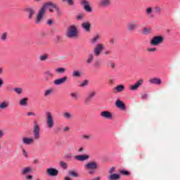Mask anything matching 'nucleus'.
<instances>
[{"label":"nucleus","instance_id":"f257e3e1","mask_svg":"<svg viewBox=\"0 0 180 180\" xmlns=\"http://www.w3.org/2000/svg\"><path fill=\"white\" fill-rule=\"evenodd\" d=\"M47 8H49V12H50V13H53L55 11L57 16H63V11H61V8H60V6L53 1H48L45 3L38 11L37 18L35 19L36 25H40V23H41L43 18H44V14L46 13V9H47Z\"/></svg>","mask_w":180,"mask_h":180},{"label":"nucleus","instance_id":"f03ea898","mask_svg":"<svg viewBox=\"0 0 180 180\" xmlns=\"http://www.w3.org/2000/svg\"><path fill=\"white\" fill-rule=\"evenodd\" d=\"M99 40H101V35L99 34L94 35L91 39V44H93V46L96 44L93 49V53L95 57H99L101 54H102V51L105 50V44L98 43ZM96 43L98 44H96Z\"/></svg>","mask_w":180,"mask_h":180},{"label":"nucleus","instance_id":"7ed1b4c3","mask_svg":"<svg viewBox=\"0 0 180 180\" xmlns=\"http://www.w3.org/2000/svg\"><path fill=\"white\" fill-rule=\"evenodd\" d=\"M66 37L68 39H77L78 37V28L76 25H70L66 32Z\"/></svg>","mask_w":180,"mask_h":180},{"label":"nucleus","instance_id":"20e7f679","mask_svg":"<svg viewBox=\"0 0 180 180\" xmlns=\"http://www.w3.org/2000/svg\"><path fill=\"white\" fill-rule=\"evenodd\" d=\"M162 43H164V37L162 36H155L150 41V46H160Z\"/></svg>","mask_w":180,"mask_h":180},{"label":"nucleus","instance_id":"39448f33","mask_svg":"<svg viewBox=\"0 0 180 180\" xmlns=\"http://www.w3.org/2000/svg\"><path fill=\"white\" fill-rule=\"evenodd\" d=\"M46 123L47 129H53V127H54V118L51 112H46Z\"/></svg>","mask_w":180,"mask_h":180},{"label":"nucleus","instance_id":"423d86ee","mask_svg":"<svg viewBox=\"0 0 180 180\" xmlns=\"http://www.w3.org/2000/svg\"><path fill=\"white\" fill-rule=\"evenodd\" d=\"M33 134L35 140L40 139V125L36 121L34 122Z\"/></svg>","mask_w":180,"mask_h":180},{"label":"nucleus","instance_id":"0eeeda50","mask_svg":"<svg viewBox=\"0 0 180 180\" xmlns=\"http://www.w3.org/2000/svg\"><path fill=\"white\" fill-rule=\"evenodd\" d=\"M85 169H98L99 164L96 161H91L84 165Z\"/></svg>","mask_w":180,"mask_h":180},{"label":"nucleus","instance_id":"6e6552de","mask_svg":"<svg viewBox=\"0 0 180 180\" xmlns=\"http://www.w3.org/2000/svg\"><path fill=\"white\" fill-rule=\"evenodd\" d=\"M128 32H131L139 29V24L136 21H131L127 25Z\"/></svg>","mask_w":180,"mask_h":180},{"label":"nucleus","instance_id":"1a4fd4ad","mask_svg":"<svg viewBox=\"0 0 180 180\" xmlns=\"http://www.w3.org/2000/svg\"><path fill=\"white\" fill-rule=\"evenodd\" d=\"M80 5H82V6H83L84 11H86V12H88L89 13H91V12H92V7H91V6L89 5V2L86 0H82L80 1Z\"/></svg>","mask_w":180,"mask_h":180},{"label":"nucleus","instance_id":"9d476101","mask_svg":"<svg viewBox=\"0 0 180 180\" xmlns=\"http://www.w3.org/2000/svg\"><path fill=\"white\" fill-rule=\"evenodd\" d=\"M24 11L27 13L28 15L27 18L30 20L33 19V16H34V13H36V11L32 7H27L24 9Z\"/></svg>","mask_w":180,"mask_h":180},{"label":"nucleus","instance_id":"9b49d317","mask_svg":"<svg viewBox=\"0 0 180 180\" xmlns=\"http://www.w3.org/2000/svg\"><path fill=\"white\" fill-rule=\"evenodd\" d=\"M143 84H144V80L141 79L138 80L137 82L135 83L134 85H131V86H129V89L131 91H137L139 88H140V86H142Z\"/></svg>","mask_w":180,"mask_h":180},{"label":"nucleus","instance_id":"f8f14e48","mask_svg":"<svg viewBox=\"0 0 180 180\" xmlns=\"http://www.w3.org/2000/svg\"><path fill=\"white\" fill-rule=\"evenodd\" d=\"M98 8H109L110 6V0H100Z\"/></svg>","mask_w":180,"mask_h":180},{"label":"nucleus","instance_id":"ddd939ff","mask_svg":"<svg viewBox=\"0 0 180 180\" xmlns=\"http://www.w3.org/2000/svg\"><path fill=\"white\" fill-rule=\"evenodd\" d=\"M46 174L49 176H57L58 175V170L54 168H48L46 169Z\"/></svg>","mask_w":180,"mask_h":180},{"label":"nucleus","instance_id":"4468645a","mask_svg":"<svg viewBox=\"0 0 180 180\" xmlns=\"http://www.w3.org/2000/svg\"><path fill=\"white\" fill-rule=\"evenodd\" d=\"M68 77L67 76H65L62 78L55 79L53 81V84L54 85H61L63 84H65V82L68 81Z\"/></svg>","mask_w":180,"mask_h":180},{"label":"nucleus","instance_id":"2eb2a0df","mask_svg":"<svg viewBox=\"0 0 180 180\" xmlns=\"http://www.w3.org/2000/svg\"><path fill=\"white\" fill-rule=\"evenodd\" d=\"M101 117H103L104 119H108V120H112L113 119V116L112 115V113L109 111H103L101 112Z\"/></svg>","mask_w":180,"mask_h":180},{"label":"nucleus","instance_id":"dca6fc26","mask_svg":"<svg viewBox=\"0 0 180 180\" xmlns=\"http://www.w3.org/2000/svg\"><path fill=\"white\" fill-rule=\"evenodd\" d=\"M22 143L25 146H30L31 144H33V143H34V139L24 137L22 139Z\"/></svg>","mask_w":180,"mask_h":180},{"label":"nucleus","instance_id":"f3484780","mask_svg":"<svg viewBox=\"0 0 180 180\" xmlns=\"http://www.w3.org/2000/svg\"><path fill=\"white\" fill-rule=\"evenodd\" d=\"M75 160H77V161H80L81 162H82L84 161H86L89 160V155H75Z\"/></svg>","mask_w":180,"mask_h":180},{"label":"nucleus","instance_id":"a211bd4d","mask_svg":"<svg viewBox=\"0 0 180 180\" xmlns=\"http://www.w3.org/2000/svg\"><path fill=\"white\" fill-rule=\"evenodd\" d=\"M115 106L118 108V109H121V110H126V104H124L123 101H120V99H117L116 101Z\"/></svg>","mask_w":180,"mask_h":180},{"label":"nucleus","instance_id":"6ab92c4d","mask_svg":"<svg viewBox=\"0 0 180 180\" xmlns=\"http://www.w3.org/2000/svg\"><path fill=\"white\" fill-rule=\"evenodd\" d=\"M124 91V86L123 84H119L112 89V92L114 94L123 92Z\"/></svg>","mask_w":180,"mask_h":180},{"label":"nucleus","instance_id":"aec40b11","mask_svg":"<svg viewBox=\"0 0 180 180\" xmlns=\"http://www.w3.org/2000/svg\"><path fill=\"white\" fill-rule=\"evenodd\" d=\"M32 172H33L32 167H26L21 169V175H27V174H32Z\"/></svg>","mask_w":180,"mask_h":180},{"label":"nucleus","instance_id":"412c9836","mask_svg":"<svg viewBox=\"0 0 180 180\" xmlns=\"http://www.w3.org/2000/svg\"><path fill=\"white\" fill-rule=\"evenodd\" d=\"M82 27L87 33H89L91 32V23H89V22H83L82 24Z\"/></svg>","mask_w":180,"mask_h":180},{"label":"nucleus","instance_id":"4be33fe9","mask_svg":"<svg viewBox=\"0 0 180 180\" xmlns=\"http://www.w3.org/2000/svg\"><path fill=\"white\" fill-rule=\"evenodd\" d=\"M96 94V93L95 91H92L91 94H89L88 96L85 98L84 103L86 105H88L89 102H91V99H92V98H94V96H95Z\"/></svg>","mask_w":180,"mask_h":180},{"label":"nucleus","instance_id":"5701e85b","mask_svg":"<svg viewBox=\"0 0 180 180\" xmlns=\"http://www.w3.org/2000/svg\"><path fill=\"white\" fill-rule=\"evenodd\" d=\"M9 108V101H4L0 103V109L5 110Z\"/></svg>","mask_w":180,"mask_h":180},{"label":"nucleus","instance_id":"b1692460","mask_svg":"<svg viewBox=\"0 0 180 180\" xmlns=\"http://www.w3.org/2000/svg\"><path fill=\"white\" fill-rule=\"evenodd\" d=\"M44 74L45 77H46V80H48L49 78H54V73H53V71L51 70H46Z\"/></svg>","mask_w":180,"mask_h":180},{"label":"nucleus","instance_id":"393cba45","mask_svg":"<svg viewBox=\"0 0 180 180\" xmlns=\"http://www.w3.org/2000/svg\"><path fill=\"white\" fill-rule=\"evenodd\" d=\"M53 94H54V89L49 88L44 91V96L45 97L51 96V95H53Z\"/></svg>","mask_w":180,"mask_h":180},{"label":"nucleus","instance_id":"a878e982","mask_svg":"<svg viewBox=\"0 0 180 180\" xmlns=\"http://www.w3.org/2000/svg\"><path fill=\"white\" fill-rule=\"evenodd\" d=\"M146 15H147V16H150V18H154V15H153V7H148L146 9Z\"/></svg>","mask_w":180,"mask_h":180},{"label":"nucleus","instance_id":"bb28decb","mask_svg":"<svg viewBox=\"0 0 180 180\" xmlns=\"http://www.w3.org/2000/svg\"><path fill=\"white\" fill-rule=\"evenodd\" d=\"M120 179V174H112L108 176V180H117Z\"/></svg>","mask_w":180,"mask_h":180},{"label":"nucleus","instance_id":"cd10ccee","mask_svg":"<svg viewBox=\"0 0 180 180\" xmlns=\"http://www.w3.org/2000/svg\"><path fill=\"white\" fill-rule=\"evenodd\" d=\"M149 82L155 85H160L161 84V79L160 78H153L149 80Z\"/></svg>","mask_w":180,"mask_h":180},{"label":"nucleus","instance_id":"c85d7f7f","mask_svg":"<svg viewBox=\"0 0 180 180\" xmlns=\"http://www.w3.org/2000/svg\"><path fill=\"white\" fill-rule=\"evenodd\" d=\"M94 55L93 53H89L88 55V58L86 60V64H92V63L94 62Z\"/></svg>","mask_w":180,"mask_h":180},{"label":"nucleus","instance_id":"c756f323","mask_svg":"<svg viewBox=\"0 0 180 180\" xmlns=\"http://www.w3.org/2000/svg\"><path fill=\"white\" fill-rule=\"evenodd\" d=\"M29 101V98H22L20 102H19V105H20V106H27V102Z\"/></svg>","mask_w":180,"mask_h":180},{"label":"nucleus","instance_id":"7c9ffc66","mask_svg":"<svg viewBox=\"0 0 180 180\" xmlns=\"http://www.w3.org/2000/svg\"><path fill=\"white\" fill-rule=\"evenodd\" d=\"M73 78H80L82 74H81V72H79V70H75L72 72V74Z\"/></svg>","mask_w":180,"mask_h":180},{"label":"nucleus","instance_id":"2f4dec72","mask_svg":"<svg viewBox=\"0 0 180 180\" xmlns=\"http://www.w3.org/2000/svg\"><path fill=\"white\" fill-rule=\"evenodd\" d=\"M56 74H64L65 73L66 69L64 68H58L55 70Z\"/></svg>","mask_w":180,"mask_h":180},{"label":"nucleus","instance_id":"473e14b6","mask_svg":"<svg viewBox=\"0 0 180 180\" xmlns=\"http://www.w3.org/2000/svg\"><path fill=\"white\" fill-rule=\"evenodd\" d=\"M48 59H49V55L47 53H44L39 56L40 61H46Z\"/></svg>","mask_w":180,"mask_h":180},{"label":"nucleus","instance_id":"72a5a7b5","mask_svg":"<svg viewBox=\"0 0 180 180\" xmlns=\"http://www.w3.org/2000/svg\"><path fill=\"white\" fill-rule=\"evenodd\" d=\"M14 92H16L18 95H22L23 94V89L22 88L16 87L13 89Z\"/></svg>","mask_w":180,"mask_h":180},{"label":"nucleus","instance_id":"f704fd0d","mask_svg":"<svg viewBox=\"0 0 180 180\" xmlns=\"http://www.w3.org/2000/svg\"><path fill=\"white\" fill-rule=\"evenodd\" d=\"M59 165L60 167H61V168H63V169H67L68 168V165H67V163L65 162H63L60 161L59 162Z\"/></svg>","mask_w":180,"mask_h":180},{"label":"nucleus","instance_id":"c9c22d12","mask_svg":"<svg viewBox=\"0 0 180 180\" xmlns=\"http://www.w3.org/2000/svg\"><path fill=\"white\" fill-rule=\"evenodd\" d=\"M62 1L67 2L69 6H74V5H75V2L74 1V0H62Z\"/></svg>","mask_w":180,"mask_h":180},{"label":"nucleus","instance_id":"e433bc0d","mask_svg":"<svg viewBox=\"0 0 180 180\" xmlns=\"http://www.w3.org/2000/svg\"><path fill=\"white\" fill-rule=\"evenodd\" d=\"M143 33L146 35L147 34H150L151 33V29L150 28H148V27H145L143 30Z\"/></svg>","mask_w":180,"mask_h":180},{"label":"nucleus","instance_id":"4c0bfd02","mask_svg":"<svg viewBox=\"0 0 180 180\" xmlns=\"http://www.w3.org/2000/svg\"><path fill=\"white\" fill-rule=\"evenodd\" d=\"M70 96H71V98L75 99V101H78V94H77L75 92H72L70 94Z\"/></svg>","mask_w":180,"mask_h":180},{"label":"nucleus","instance_id":"58836bf2","mask_svg":"<svg viewBox=\"0 0 180 180\" xmlns=\"http://www.w3.org/2000/svg\"><path fill=\"white\" fill-rule=\"evenodd\" d=\"M7 37H8V32H4L1 36V40H2V41H5Z\"/></svg>","mask_w":180,"mask_h":180},{"label":"nucleus","instance_id":"ea45409f","mask_svg":"<svg viewBox=\"0 0 180 180\" xmlns=\"http://www.w3.org/2000/svg\"><path fill=\"white\" fill-rule=\"evenodd\" d=\"M69 174L71 176H73L74 178L78 177V174L77 172L75 171H69Z\"/></svg>","mask_w":180,"mask_h":180},{"label":"nucleus","instance_id":"a19ab883","mask_svg":"<svg viewBox=\"0 0 180 180\" xmlns=\"http://www.w3.org/2000/svg\"><path fill=\"white\" fill-rule=\"evenodd\" d=\"M86 171H88V174H89V175H94L96 174V169H86Z\"/></svg>","mask_w":180,"mask_h":180},{"label":"nucleus","instance_id":"79ce46f5","mask_svg":"<svg viewBox=\"0 0 180 180\" xmlns=\"http://www.w3.org/2000/svg\"><path fill=\"white\" fill-rule=\"evenodd\" d=\"M63 117H65V119H68V120L71 119V113H70L68 112L63 113Z\"/></svg>","mask_w":180,"mask_h":180},{"label":"nucleus","instance_id":"37998d69","mask_svg":"<svg viewBox=\"0 0 180 180\" xmlns=\"http://www.w3.org/2000/svg\"><path fill=\"white\" fill-rule=\"evenodd\" d=\"M120 172L122 175H127V176H129V175H130V172H129L128 171H126V170H121Z\"/></svg>","mask_w":180,"mask_h":180},{"label":"nucleus","instance_id":"c03bdc74","mask_svg":"<svg viewBox=\"0 0 180 180\" xmlns=\"http://www.w3.org/2000/svg\"><path fill=\"white\" fill-rule=\"evenodd\" d=\"M88 85V80H84L82 84H80L79 86L84 88V86H86Z\"/></svg>","mask_w":180,"mask_h":180},{"label":"nucleus","instance_id":"a18cd8bd","mask_svg":"<svg viewBox=\"0 0 180 180\" xmlns=\"http://www.w3.org/2000/svg\"><path fill=\"white\" fill-rule=\"evenodd\" d=\"M94 67H95V68H99V67H101V63H99V61L96 60L94 63Z\"/></svg>","mask_w":180,"mask_h":180},{"label":"nucleus","instance_id":"49530a36","mask_svg":"<svg viewBox=\"0 0 180 180\" xmlns=\"http://www.w3.org/2000/svg\"><path fill=\"white\" fill-rule=\"evenodd\" d=\"M83 18H84V14H79L76 16L77 20H82Z\"/></svg>","mask_w":180,"mask_h":180},{"label":"nucleus","instance_id":"de8ad7c7","mask_svg":"<svg viewBox=\"0 0 180 180\" xmlns=\"http://www.w3.org/2000/svg\"><path fill=\"white\" fill-rule=\"evenodd\" d=\"M105 56H110L112 54V50H105L104 51Z\"/></svg>","mask_w":180,"mask_h":180},{"label":"nucleus","instance_id":"09e8293b","mask_svg":"<svg viewBox=\"0 0 180 180\" xmlns=\"http://www.w3.org/2000/svg\"><path fill=\"white\" fill-rule=\"evenodd\" d=\"M82 139L84 140H91V136H89V135H83Z\"/></svg>","mask_w":180,"mask_h":180},{"label":"nucleus","instance_id":"8fccbe9b","mask_svg":"<svg viewBox=\"0 0 180 180\" xmlns=\"http://www.w3.org/2000/svg\"><path fill=\"white\" fill-rule=\"evenodd\" d=\"M148 51H149L150 53H154V52L157 51V48H150V49H148Z\"/></svg>","mask_w":180,"mask_h":180},{"label":"nucleus","instance_id":"3c124183","mask_svg":"<svg viewBox=\"0 0 180 180\" xmlns=\"http://www.w3.org/2000/svg\"><path fill=\"white\" fill-rule=\"evenodd\" d=\"M156 13H161V8L160 7L155 8Z\"/></svg>","mask_w":180,"mask_h":180},{"label":"nucleus","instance_id":"603ef678","mask_svg":"<svg viewBox=\"0 0 180 180\" xmlns=\"http://www.w3.org/2000/svg\"><path fill=\"white\" fill-rule=\"evenodd\" d=\"M25 179H27V180H32V179H33V176L32 175H27L25 176Z\"/></svg>","mask_w":180,"mask_h":180},{"label":"nucleus","instance_id":"864d4df0","mask_svg":"<svg viewBox=\"0 0 180 180\" xmlns=\"http://www.w3.org/2000/svg\"><path fill=\"white\" fill-rule=\"evenodd\" d=\"M148 94H145L141 95V99H147Z\"/></svg>","mask_w":180,"mask_h":180},{"label":"nucleus","instance_id":"5fc2aeb1","mask_svg":"<svg viewBox=\"0 0 180 180\" xmlns=\"http://www.w3.org/2000/svg\"><path fill=\"white\" fill-rule=\"evenodd\" d=\"M109 43L110 46H113L115 44V39H110Z\"/></svg>","mask_w":180,"mask_h":180},{"label":"nucleus","instance_id":"6e6d98bb","mask_svg":"<svg viewBox=\"0 0 180 180\" xmlns=\"http://www.w3.org/2000/svg\"><path fill=\"white\" fill-rule=\"evenodd\" d=\"M109 85H113L115 84V82L112 80V79H110L108 80Z\"/></svg>","mask_w":180,"mask_h":180},{"label":"nucleus","instance_id":"4d7b16f0","mask_svg":"<svg viewBox=\"0 0 180 180\" xmlns=\"http://www.w3.org/2000/svg\"><path fill=\"white\" fill-rule=\"evenodd\" d=\"M22 154L26 158H27V152H26L25 149H22Z\"/></svg>","mask_w":180,"mask_h":180},{"label":"nucleus","instance_id":"13d9d810","mask_svg":"<svg viewBox=\"0 0 180 180\" xmlns=\"http://www.w3.org/2000/svg\"><path fill=\"white\" fill-rule=\"evenodd\" d=\"M27 115V116H35L36 114H34V112H28Z\"/></svg>","mask_w":180,"mask_h":180},{"label":"nucleus","instance_id":"bf43d9fd","mask_svg":"<svg viewBox=\"0 0 180 180\" xmlns=\"http://www.w3.org/2000/svg\"><path fill=\"white\" fill-rule=\"evenodd\" d=\"M46 23L49 26H51V25H53V20H49Z\"/></svg>","mask_w":180,"mask_h":180},{"label":"nucleus","instance_id":"052dcab7","mask_svg":"<svg viewBox=\"0 0 180 180\" xmlns=\"http://www.w3.org/2000/svg\"><path fill=\"white\" fill-rule=\"evenodd\" d=\"M63 131H70V127H65L63 129Z\"/></svg>","mask_w":180,"mask_h":180},{"label":"nucleus","instance_id":"680f3d73","mask_svg":"<svg viewBox=\"0 0 180 180\" xmlns=\"http://www.w3.org/2000/svg\"><path fill=\"white\" fill-rule=\"evenodd\" d=\"M115 171V167H111V169L109 171V174H113V172Z\"/></svg>","mask_w":180,"mask_h":180},{"label":"nucleus","instance_id":"e2e57ef3","mask_svg":"<svg viewBox=\"0 0 180 180\" xmlns=\"http://www.w3.org/2000/svg\"><path fill=\"white\" fill-rule=\"evenodd\" d=\"M4 137V131L0 130V139H2Z\"/></svg>","mask_w":180,"mask_h":180},{"label":"nucleus","instance_id":"0e129e2a","mask_svg":"<svg viewBox=\"0 0 180 180\" xmlns=\"http://www.w3.org/2000/svg\"><path fill=\"white\" fill-rule=\"evenodd\" d=\"M4 74V68H0V75H2Z\"/></svg>","mask_w":180,"mask_h":180},{"label":"nucleus","instance_id":"69168bd1","mask_svg":"<svg viewBox=\"0 0 180 180\" xmlns=\"http://www.w3.org/2000/svg\"><path fill=\"white\" fill-rule=\"evenodd\" d=\"M2 85H4V81L0 79V88L2 86Z\"/></svg>","mask_w":180,"mask_h":180},{"label":"nucleus","instance_id":"338daca9","mask_svg":"<svg viewBox=\"0 0 180 180\" xmlns=\"http://www.w3.org/2000/svg\"><path fill=\"white\" fill-rule=\"evenodd\" d=\"M82 151H84V148H79L78 153H82Z\"/></svg>","mask_w":180,"mask_h":180},{"label":"nucleus","instance_id":"774afa93","mask_svg":"<svg viewBox=\"0 0 180 180\" xmlns=\"http://www.w3.org/2000/svg\"><path fill=\"white\" fill-rule=\"evenodd\" d=\"M101 176H97L93 179V180H101Z\"/></svg>","mask_w":180,"mask_h":180}]
</instances>
